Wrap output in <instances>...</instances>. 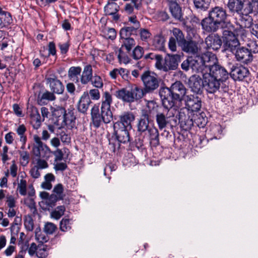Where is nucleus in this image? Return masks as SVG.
<instances>
[{"label":"nucleus","mask_w":258,"mask_h":258,"mask_svg":"<svg viewBox=\"0 0 258 258\" xmlns=\"http://www.w3.org/2000/svg\"><path fill=\"white\" fill-rule=\"evenodd\" d=\"M65 210L66 208L64 206H57L55 210L51 212V216L52 218L58 220L64 214Z\"/></svg>","instance_id":"obj_43"},{"label":"nucleus","mask_w":258,"mask_h":258,"mask_svg":"<svg viewBox=\"0 0 258 258\" xmlns=\"http://www.w3.org/2000/svg\"><path fill=\"white\" fill-rule=\"evenodd\" d=\"M112 102V98L111 94L106 91L102 96L101 110H104L108 112H111L110 105Z\"/></svg>","instance_id":"obj_33"},{"label":"nucleus","mask_w":258,"mask_h":258,"mask_svg":"<svg viewBox=\"0 0 258 258\" xmlns=\"http://www.w3.org/2000/svg\"><path fill=\"white\" fill-rule=\"evenodd\" d=\"M143 83L145 92L151 93L157 89L159 86V81L156 74L147 71L144 72L141 76Z\"/></svg>","instance_id":"obj_9"},{"label":"nucleus","mask_w":258,"mask_h":258,"mask_svg":"<svg viewBox=\"0 0 258 258\" xmlns=\"http://www.w3.org/2000/svg\"><path fill=\"white\" fill-rule=\"evenodd\" d=\"M24 226L28 231H32L34 228V222L31 216L26 217L24 220Z\"/></svg>","instance_id":"obj_54"},{"label":"nucleus","mask_w":258,"mask_h":258,"mask_svg":"<svg viewBox=\"0 0 258 258\" xmlns=\"http://www.w3.org/2000/svg\"><path fill=\"white\" fill-rule=\"evenodd\" d=\"M254 2L249 0H227L225 7L232 16L237 15L245 10L248 6H253Z\"/></svg>","instance_id":"obj_11"},{"label":"nucleus","mask_w":258,"mask_h":258,"mask_svg":"<svg viewBox=\"0 0 258 258\" xmlns=\"http://www.w3.org/2000/svg\"><path fill=\"white\" fill-rule=\"evenodd\" d=\"M49 247L46 244H39L36 251V256L39 258H45L48 255Z\"/></svg>","instance_id":"obj_37"},{"label":"nucleus","mask_w":258,"mask_h":258,"mask_svg":"<svg viewBox=\"0 0 258 258\" xmlns=\"http://www.w3.org/2000/svg\"><path fill=\"white\" fill-rule=\"evenodd\" d=\"M54 93L53 92H49L48 91H46L44 92L41 97L40 101L42 100H47V101H53L55 99L56 97L54 95Z\"/></svg>","instance_id":"obj_53"},{"label":"nucleus","mask_w":258,"mask_h":258,"mask_svg":"<svg viewBox=\"0 0 258 258\" xmlns=\"http://www.w3.org/2000/svg\"><path fill=\"white\" fill-rule=\"evenodd\" d=\"M119 6L114 2H108L107 4L104 7V12L105 15L112 14V12H118L119 11Z\"/></svg>","instance_id":"obj_39"},{"label":"nucleus","mask_w":258,"mask_h":258,"mask_svg":"<svg viewBox=\"0 0 258 258\" xmlns=\"http://www.w3.org/2000/svg\"><path fill=\"white\" fill-rule=\"evenodd\" d=\"M144 52V49L140 46H136L133 50L132 57L136 60H138L142 57Z\"/></svg>","instance_id":"obj_48"},{"label":"nucleus","mask_w":258,"mask_h":258,"mask_svg":"<svg viewBox=\"0 0 258 258\" xmlns=\"http://www.w3.org/2000/svg\"><path fill=\"white\" fill-rule=\"evenodd\" d=\"M234 54L237 60L244 63L247 64L252 60L253 56L249 49L242 47H236V49L233 53Z\"/></svg>","instance_id":"obj_19"},{"label":"nucleus","mask_w":258,"mask_h":258,"mask_svg":"<svg viewBox=\"0 0 258 258\" xmlns=\"http://www.w3.org/2000/svg\"><path fill=\"white\" fill-rule=\"evenodd\" d=\"M187 90L180 81H176L170 87L161 88L159 95L163 106L168 109L178 110L182 101L186 96Z\"/></svg>","instance_id":"obj_2"},{"label":"nucleus","mask_w":258,"mask_h":258,"mask_svg":"<svg viewBox=\"0 0 258 258\" xmlns=\"http://www.w3.org/2000/svg\"><path fill=\"white\" fill-rule=\"evenodd\" d=\"M149 134L150 144L154 147L159 145V134L158 129L151 126L147 131Z\"/></svg>","instance_id":"obj_28"},{"label":"nucleus","mask_w":258,"mask_h":258,"mask_svg":"<svg viewBox=\"0 0 258 258\" xmlns=\"http://www.w3.org/2000/svg\"><path fill=\"white\" fill-rule=\"evenodd\" d=\"M66 109L62 107H58L55 109L52 112V115L57 119V120L62 119L63 120L65 115Z\"/></svg>","instance_id":"obj_45"},{"label":"nucleus","mask_w":258,"mask_h":258,"mask_svg":"<svg viewBox=\"0 0 258 258\" xmlns=\"http://www.w3.org/2000/svg\"><path fill=\"white\" fill-rule=\"evenodd\" d=\"M119 119L114 123V125L119 126L132 128V122L135 120V116L133 112H124L118 116Z\"/></svg>","instance_id":"obj_21"},{"label":"nucleus","mask_w":258,"mask_h":258,"mask_svg":"<svg viewBox=\"0 0 258 258\" xmlns=\"http://www.w3.org/2000/svg\"><path fill=\"white\" fill-rule=\"evenodd\" d=\"M205 39V43L208 49L218 50L222 45V41L220 35L215 33H211Z\"/></svg>","instance_id":"obj_18"},{"label":"nucleus","mask_w":258,"mask_h":258,"mask_svg":"<svg viewBox=\"0 0 258 258\" xmlns=\"http://www.w3.org/2000/svg\"><path fill=\"white\" fill-rule=\"evenodd\" d=\"M90 81L92 85L97 88H101L103 87V83L102 79L98 75L93 76Z\"/></svg>","instance_id":"obj_52"},{"label":"nucleus","mask_w":258,"mask_h":258,"mask_svg":"<svg viewBox=\"0 0 258 258\" xmlns=\"http://www.w3.org/2000/svg\"><path fill=\"white\" fill-rule=\"evenodd\" d=\"M59 138L62 142L66 144H69L71 142V138L70 136L66 134L64 132H61L59 133Z\"/></svg>","instance_id":"obj_62"},{"label":"nucleus","mask_w":258,"mask_h":258,"mask_svg":"<svg viewBox=\"0 0 258 258\" xmlns=\"http://www.w3.org/2000/svg\"><path fill=\"white\" fill-rule=\"evenodd\" d=\"M31 124L34 129H38L41 124V116L38 109L34 107L32 109L30 114Z\"/></svg>","instance_id":"obj_30"},{"label":"nucleus","mask_w":258,"mask_h":258,"mask_svg":"<svg viewBox=\"0 0 258 258\" xmlns=\"http://www.w3.org/2000/svg\"><path fill=\"white\" fill-rule=\"evenodd\" d=\"M88 94L93 100H97L100 98V93L97 89H91Z\"/></svg>","instance_id":"obj_64"},{"label":"nucleus","mask_w":258,"mask_h":258,"mask_svg":"<svg viewBox=\"0 0 258 258\" xmlns=\"http://www.w3.org/2000/svg\"><path fill=\"white\" fill-rule=\"evenodd\" d=\"M53 192L55 194V196L58 197L59 199H63L64 197L63 186L62 184L58 183L56 184L53 188Z\"/></svg>","instance_id":"obj_51"},{"label":"nucleus","mask_w":258,"mask_h":258,"mask_svg":"<svg viewBox=\"0 0 258 258\" xmlns=\"http://www.w3.org/2000/svg\"><path fill=\"white\" fill-rule=\"evenodd\" d=\"M145 89L134 85L130 89L123 88L115 92L116 97L124 102L132 103L141 99L147 93Z\"/></svg>","instance_id":"obj_4"},{"label":"nucleus","mask_w":258,"mask_h":258,"mask_svg":"<svg viewBox=\"0 0 258 258\" xmlns=\"http://www.w3.org/2000/svg\"><path fill=\"white\" fill-rule=\"evenodd\" d=\"M135 26H128L122 28L119 32L120 38L130 37L132 35H137L139 27L138 23Z\"/></svg>","instance_id":"obj_29"},{"label":"nucleus","mask_w":258,"mask_h":258,"mask_svg":"<svg viewBox=\"0 0 258 258\" xmlns=\"http://www.w3.org/2000/svg\"><path fill=\"white\" fill-rule=\"evenodd\" d=\"M249 74V72L247 68L238 64L232 66L229 73L231 78L235 81H242Z\"/></svg>","instance_id":"obj_17"},{"label":"nucleus","mask_w":258,"mask_h":258,"mask_svg":"<svg viewBox=\"0 0 258 258\" xmlns=\"http://www.w3.org/2000/svg\"><path fill=\"white\" fill-rule=\"evenodd\" d=\"M179 46L183 51L192 54L197 53L198 50L197 43L191 39L188 40L185 39Z\"/></svg>","instance_id":"obj_24"},{"label":"nucleus","mask_w":258,"mask_h":258,"mask_svg":"<svg viewBox=\"0 0 258 258\" xmlns=\"http://www.w3.org/2000/svg\"><path fill=\"white\" fill-rule=\"evenodd\" d=\"M191 56L188 57L186 60H184L181 64L182 69L185 71L189 70V68L191 69Z\"/></svg>","instance_id":"obj_58"},{"label":"nucleus","mask_w":258,"mask_h":258,"mask_svg":"<svg viewBox=\"0 0 258 258\" xmlns=\"http://www.w3.org/2000/svg\"><path fill=\"white\" fill-rule=\"evenodd\" d=\"M33 139L35 144L33 147L32 152L35 156L38 158L48 157L50 152L49 148L46 145L43 144L38 136L34 135Z\"/></svg>","instance_id":"obj_15"},{"label":"nucleus","mask_w":258,"mask_h":258,"mask_svg":"<svg viewBox=\"0 0 258 258\" xmlns=\"http://www.w3.org/2000/svg\"><path fill=\"white\" fill-rule=\"evenodd\" d=\"M180 55L178 54H168L165 57L166 72L176 70L180 61Z\"/></svg>","instance_id":"obj_23"},{"label":"nucleus","mask_w":258,"mask_h":258,"mask_svg":"<svg viewBox=\"0 0 258 258\" xmlns=\"http://www.w3.org/2000/svg\"><path fill=\"white\" fill-rule=\"evenodd\" d=\"M146 106L148 107L150 111H154L155 114L156 122L160 130L165 128L168 125H175L177 123V117L168 115V112L170 109L165 108L163 106H160L155 101H148Z\"/></svg>","instance_id":"obj_3"},{"label":"nucleus","mask_w":258,"mask_h":258,"mask_svg":"<svg viewBox=\"0 0 258 258\" xmlns=\"http://www.w3.org/2000/svg\"><path fill=\"white\" fill-rule=\"evenodd\" d=\"M155 60L156 68L159 70L166 72L165 58L163 59L162 55L158 54Z\"/></svg>","instance_id":"obj_41"},{"label":"nucleus","mask_w":258,"mask_h":258,"mask_svg":"<svg viewBox=\"0 0 258 258\" xmlns=\"http://www.w3.org/2000/svg\"><path fill=\"white\" fill-rule=\"evenodd\" d=\"M211 0H194L195 7L203 11H206L210 6Z\"/></svg>","instance_id":"obj_38"},{"label":"nucleus","mask_w":258,"mask_h":258,"mask_svg":"<svg viewBox=\"0 0 258 258\" xmlns=\"http://www.w3.org/2000/svg\"><path fill=\"white\" fill-rule=\"evenodd\" d=\"M149 120L140 119L137 124L138 131L141 133L147 131L151 127L149 126Z\"/></svg>","instance_id":"obj_42"},{"label":"nucleus","mask_w":258,"mask_h":258,"mask_svg":"<svg viewBox=\"0 0 258 258\" xmlns=\"http://www.w3.org/2000/svg\"><path fill=\"white\" fill-rule=\"evenodd\" d=\"M140 35L142 41H146L151 36L150 31L146 29H141L140 30Z\"/></svg>","instance_id":"obj_56"},{"label":"nucleus","mask_w":258,"mask_h":258,"mask_svg":"<svg viewBox=\"0 0 258 258\" xmlns=\"http://www.w3.org/2000/svg\"><path fill=\"white\" fill-rule=\"evenodd\" d=\"M249 51L253 53L258 52V41H252L248 44Z\"/></svg>","instance_id":"obj_60"},{"label":"nucleus","mask_w":258,"mask_h":258,"mask_svg":"<svg viewBox=\"0 0 258 258\" xmlns=\"http://www.w3.org/2000/svg\"><path fill=\"white\" fill-rule=\"evenodd\" d=\"M201 96L195 94L186 95L183 100L185 108L192 112L199 111L202 104Z\"/></svg>","instance_id":"obj_14"},{"label":"nucleus","mask_w":258,"mask_h":258,"mask_svg":"<svg viewBox=\"0 0 258 258\" xmlns=\"http://www.w3.org/2000/svg\"><path fill=\"white\" fill-rule=\"evenodd\" d=\"M172 33L173 36L172 37L175 38V40L177 41L178 46H179L185 39L184 34L181 30L176 28L173 29Z\"/></svg>","instance_id":"obj_40"},{"label":"nucleus","mask_w":258,"mask_h":258,"mask_svg":"<svg viewBox=\"0 0 258 258\" xmlns=\"http://www.w3.org/2000/svg\"><path fill=\"white\" fill-rule=\"evenodd\" d=\"M71 224L70 219L63 218L60 222L59 229L62 231H67L71 229Z\"/></svg>","instance_id":"obj_47"},{"label":"nucleus","mask_w":258,"mask_h":258,"mask_svg":"<svg viewBox=\"0 0 258 258\" xmlns=\"http://www.w3.org/2000/svg\"><path fill=\"white\" fill-rule=\"evenodd\" d=\"M230 28L223 31L222 38L225 50L233 53L240 43L235 34L229 30Z\"/></svg>","instance_id":"obj_12"},{"label":"nucleus","mask_w":258,"mask_h":258,"mask_svg":"<svg viewBox=\"0 0 258 258\" xmlns=\"http://www.w3.org/2000/svg\"><path fill=\"white\" fill-rule=\"evenodd\" d=\"M121 40V48L124 47L127 52L132 49V47L135 45V40L131 37L120 38Z\"/></svg>","instance_id":"obj_36"},{"label":"nucleus","mask_w":258,"mask_h":258,"mask_svg":"<svg viewBox=\"0 0 258 258\" xmlns=\"http://www.w3.org/2000/svg\"><path fill=\"white\" fill-rule=\"evenodd\" d=\"M148 108V110L146 109H143L141 111V115L140 119H149V116L151 114H153L155 113L154 111H150V108L147 106Z\"/></svg>","instance_id":"obj_59"},{"label":"nucleus","mask_w":258,"mask_h":258,"mask_svg":"<svg viewBox=\"0 0 258 258\" xmlns=\"http://www.w3.org/2000/svg\"><path fill=\"white\" fill-rule=\"evenodd\" d=\"M47 84L49 86L50 90L55 94H61L64 91V86L62 82L55 75H50L46 78Z\"/></svg>","instance_id":"obj_20"},{"label":"nucleus","mask_w":258,"mask_h":258,"mask_svg":"<svg viewBox=\"0 0 258 258\" xmlns=\"http://www.w3.org/2000/svg\"><path fill=\"white\" fill-rule=\"evenodd\" d=\"M104 36L107 39L114 40L116 36V32L114 28H107L104 32Z\"/></svg>","instance_id":"obj_55"},{"label":"nucleus","mask_w":258,"mask_h":258,"mask_svg":"<svg viewBox=\"0 0 258 258\" xmlns=\"http://www.w3.org/2000/svg\"><path fill=\"white\" fill-rule=\"evenodd\" d=\"M26 127L24 124L20 125L16 129V133L20 136V141L25 142L27 140V136L25 135L26 132Z\"/></svg>","instance_id":"obj_50"},{"label":"nucleus","mask_w":258,"mask_h":258,"mask_svg":"<svg viewBox=\"0 0 258 258\" xmlns=\"http://www.w3.org/2000/svg\"><path fill=\"white\" fill-rule=\"evenodd\" d=\"M57 229V226L51 222H46L45 223L43 231L47 234H52Z\"/></svg>","instance_id":"obj_49"},{"label":"nucleus","mask_w":258,"mask_h":258,"mask_svg":"<svg viewBox=\"0 0 258 258\" xmlns=\"http://www.w3.org/2000/svg\"><path fill=\"white\" fill-rule=\"evenodd\" d=\"M92 103L87 92H84L77 104L78 110L83 114L86 113L90 104Z\"/></svg>","instance_id":"obj_22"},{"label":"nucleus","mask_w":258,"mask_h":258,"mask_svg":"<svg viewBox=\"0 0 258 258\" xmlns=\"http://www.w3.org/2000/svg\"><path fill=\"white\" fill-rule=\"evenodd\" d=\"M113 115L112 112H108L104 110H101L100 112L99 106L95 104L91 110V119L93 125L98 128L103 122L109 123L112 119Z\"/></svg>","instance_id":"obj_6"},{"label":"nucleus","mask_w":258,"mask_h":258,"mask_svg":"<svg viewBox=\"0 0 258 258\" xmlns=\"http://www.w3.org/2000/svg\"><path fill=\"white\" fill-rule=\"evenodd\" d=\"M203 78L204 87L208 93L214 94L220 91L223 82L208 74V73H205Z\"/></svg>","instance_id":"obj_13"},{"label":"nucleus","mask_w":258,"mask_h":258,"mask_svg":"<svg viewBox=\"0 0 258 258\" xmlns=\"http://www.w3.org/2000/svg\"><path fill=\"white\" fill-rule=\"evenodd\" d=\"M93 77V70L91 65L86 66L81 78V82L82 84L86 85L92 80Z\"/></svg>","instance_id":"obj_32"},{"label":"nucleus","mask_w":258,"mask_h":258,"mask_svg":"<svg viewBox=\"0 0 258 258\" xmlns=\"http://www.w3.org/2000/svg\"><path fill=\"white\" fill-rule=\"evenodd\" d=\"M245 10L237 14L238 17L235 18V24L241 29L250 28L253 24V19L250 15L255 10V7L248 6Z\"/></svg>","instance_id":"obj_8"},{"label":"nucleus","mask_w":258,"mask_h":258,"mask_svg":"<svg viewBox=\"0 0 258 258\" xmlns=\"http://www.w3.org/2000/svg\"><path fill=\"white\" fill-rule=\"evenodd\" d=\"M188 85L191 92L195 94L202 95L203 92V79L199 75H192L188 79Z\"/></svg>","instance_id":"obj_16"},{"label":"nucleus","mask_w":258,"mask_h":258,"mask_svg":"<svg viewBox=\"0 0 258 258\" xmlns=\"http://www.w3.org/2000/svg\"><path fill=\"white\" fill-rule=\"evenodd\" d=\"M58 46L60 49V52L61 54H66L70 47V43L69 42L64 43H58Z\"/></svg>","instance_id":"obj_63"},{"label":"nucleus","mask_w":258,"mask_h":258,"mask_svg":"<svg viewBox=\"0 0 258 258\" xmlns=\"http://www.w3.org/2000/svg\"><path fill=\"white\" fill-rule=\"evenodd\" d=\"M19 154L20 156L21 164L22 166H26L29 162L30 155L29 153L26 151H19Z\"/></svg>","instance_id":"obj_46"},{"label":"nucleus","mask_w":258,"mask_h":258,"mask_svg":"<svg viewBox=\"0 0 258 258\" xmlns=\"http://www.w3.org/2000/svg\"><path fill=\"white\" fill-rule=\"evenodd\" d=\"M17 190L21 196H24L27 195V181L26 180L21 179L19 181Z\"/></svg>","instance_id":"obj_44"},{"label":"nucleus","mask_w":258,"mask_h":258,"mask_svg":"<svg viewBox=\"0 0 258 258\" xmlns=\"http://www.w3.org/2000/svg\"><path fill=\"white\" fill-rule=\"evenodd\" d=\"M13 23V19L10 13L4 11L0 7V26L7 27Z\"/></svg>","instance_id":"obj_27"},{"label":"nucleus","mask_w":258,"mask_h":258,"mask_svg":"<svg viewBox=\"0 0 258 258\" xmlns=\"http://www.w3.org/2000/svg\"><path fill=\"white\" fill-rule=\"evenodd\" d=\"M178 120L181 127L184 130H189L194 126V119L189 114L185 115L179 112Z\"/></svg>","instance_id":"obj_26"},{"label":"nucleus","mask_w":258,"mask_h":258,"mask_svg":"<svg viewBox=\"0 0 258 258\" xmlns=\"http://www.w3.org/2000/svg\"><path fill=\"white\" fill-rule=\"evenodd\" d=\"M229 15L226 10L222 6H215L208 11V16L201 22L202 28L205 33H215L220 28H234L230 21L228 20Z\"/></svg>","instance_id":"obj_1"},{"label":"nucleus","mask_w":258,"mask_h":258,"mask_svg":"<svg viewBox=\"0 0 258 258\" xmlns=\"http://www.w3.org/2000/svg\"><path fill=\"white\" fill-rule=\"evenodd\" d=\"M76 116L74 115V110L68 109L66 110L65 115L62 122L65 123L66 125L69 127L73 128L75 125Z\"/></svg>","instance_id":"obj_31"},{"label":"nucleus","mask_w":258,"mask_h":258,"mask_svg":"<svg viewBox=\"0 0 258 258\" xmlns=\"http://www.w3.org/2000/svg\"><path fill=\"white\" fill-rule=\"evenodd\" d=\"M152 45L157 50H163L165 48V39L162 35H157L154 36Z\"/></svg>","instance_id":"obj_34"},{"label":"nucleus","mask_w":258,"mask_h":258,"mask_svg":"<svg viewBox=\"0 0 258 258\" xmlns=\"http://www.w3.org/2000/svg\"><path fill=\"white\" fill-rule=\"evenodd\" d=\"M212 57L206 54L191 56V70L194 72L201 73L202 76L208 72Z\"/></svg>","instance_id":"obj_7"},{"label":"nucleus","mask_w":258,"mask_h":258,"mask_svg":"<svg viewBox=\"0 0 258 258\" xmlns=\"http://www.w3.org/2000/svg\"><path fill=\"white\" fill-rule=\"evenodd\" d=\"M130 71L126 69H119V75H120L124 80L128 81L130 78Z\"/></svg>","instance_id":"obj_61"},{"label":"nucleus","mask_w":258,"mask_h":258,"mask_svg":"<svg viewBox=\"0 0 258 258\" xmlns=\"http://www.w3.org/2000/svg\"><path fill=\"white\" fill-rule=\"evenodd\" d=\"M178 3H167V6L172 16L176 20H181L183 19V14L181 8L178 4Z\"/></svg>","instance_id":"obj_25"},{"label":"nucleus","mask_w":258,"mask_h":258,"mask_svg":"<svg viewBox=\"0 0 258 258\" xmlns=\"http://www.w3.org/2000/svg\"><path fill=\"white\" fill-rule=\"evenodd\" d=\"M60 200L61 199H58V197L57 196L54 195H51L50 196H49V197L48 198L46 202L48 206L52 207L55 206V203L57 201Z\"/></svg>","instance_id":"obj_57"},{"label":"nucleus","mask_w":258,"mask_h":258,"mask_svg":"<svg viewBox=\"0 0 258 258\" xmlns=\"http://www.w3.org/2000/svg\"><path fill=\"white\" fill-rule=\"evenodd\" d=\"M217 60L215 57L212 56V59L210 67L208 69V74L224 82L229 78V73L224 67L217 63Z\"/></svg>","instance_id":"obj_10"},{"label":"nucleus","mask_w":258,"mask_h":258,"mask_svg":"<svg viewBox=\"0 0 258 258\" xmlns=\"http://www.w3.org/2000/svg\"><path fill=\"white\" fill-rule=\"evenodd\" d=\"M113 128L115 138L112 137V138L109 139L108 141L110 148L114 152L116 146L117 148L119 147L120 143L125 144L130 141L128 131L131 128L119 126L118 125H113Z\"/></svg>","instance_id":"obj_5"},{"label":"nucleus","mask_w":258,"mask_h":258,"mask_svg":"<svg viewBox=\"0 0 258 258\" xmlns=\"http://www.w3.org/2000/svg\"><path fill=\"white\" fill-rule=\"evenodd\" d=\"M82 69L80 67H72L68 71V76L71 80L78 82V76L80 75Z\"/></svg>","instance_id":"obj_35"}]
</instances>
